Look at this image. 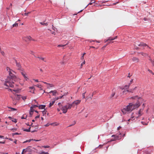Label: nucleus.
Here are the masks:
<instances>
[{
    "instance_id": "1",
    "label": "nucleus",
    "mask_w": 154,
    "mask_h": 154,
    "mask_svg": "<svg viewBox=\"0 0 154 154\" xmlns=\"http://www.w3.org/2000/svg\"><path fill=\"white\" fill-rule=\"evenodd\" d=\"M11 71H8L10 76L7 77L5 80V85L7 87L13 88L14 85V79L16 77L11 72Z\"/></svg>"
},
{
    "instance_id": "2",
    "label": "nucleus",
    "mask_w": 154,
    "mask_h": 154,
    "mask_svg": "<svg viewBox=\"0 0 154 154\" xmlns=\"http://www.w3.org/2000/svg\"><path fill=\"white\" fill-rule=\"evenodd\" d=\"M140 104V103H136L134 104L132 103H130L129 104L124 108L122 110V111L123 114H125L126 112H131L135 108L138 107Z\"/></svg>"
},
{
    "instance_id": "3",
    "label": "nucleus",
    "mask_w": 154,
    "mask_h": 154,
    "mask_svg": "<svg viewBox=\"0 0 154 154\" xmlns=\"http://www.w3.org/2000/svg\"><path fill=\"white\" fill-rule=\"evenodd\" d=\"M14 61L16 64V66L17 67L18 70L21 71H23V69L21 68V66L20 63L19 62H18L17 60L15 59H14Z\"/></svg>"
},
{
    "instance_id": "4",
    "label": "nucleus",
    "mask_w": 154,
    "mask_h": 154,
    "mask_svg": "<svg viewBox=\"0 0 154 154\" xmlns=\"http://www.w3.org/2000/svg\"><path fill=\"white\" fill-rule=\"evenodd\" d=\"M32 147L31 146H28L25 149H23L22 151L21 154H23V152L25 150V152H31L32 149H31Z\"/></svg>"
},
{
    "instance_id": "5",
    "label": "nucleus",
    "mask_w": 154,
    "mask_h": 154,
    "mask_svg": "<svg viewBox=\"0 0 154 154\" xmlns=\"http://www.w3.org/2000/svg\"><path fill=\"white\" fill-rule=\"evenodd\" d=\"M20 72H21V74L22 75L24 79H25L26 80V81L28 79V78L26 76V74L25 72L24 71H20Z\"/></svg>"
},
{
    "instance_id": "6",
    "label": "nucleus",
    "mask_w": 154,
    "mask_h": 154,
    "mask_svg": "<svg viewBox=\"0 0 154 154\" xmlns=\"http://www.w3.org/2000/svg\"><path fill=\"white\" fill-rule=\"evenodd\" d=\"M66 107V106L65 105L62 106L61 110L63 111V113H65L67 112V109Z\"/></svg>"
},
{
    "instance_id": "7",
    "label": "nucleus",
    "mask_w": 154,
    "mask_h": 154,
    "mask_svg": "<svg viewBox=\"0 0 154 154\" xmlns=\"http://www.w3.org/2000/svg\"><path fill=\"white\" fill-rule=\"evenodd\" d=\"M65 106H66L67 109L71 108L72 107H74L75 106V105H73L72 103L70 104L69 103H67V104Z\"/></svg>"
},
{
    "instance_id": "8",
    "label": "nucleus",
    "mask_w": 154,
    "mask_h": 154,
    "mask_svg": "<svg viewBox=\"0 0 154 154\" xmlns=\"http://www.w3.org/2000/svg\"><path fill=\"white\" fill-rule=\"evenodd\" d=\"M137 88V87H135L133 88L130 89L128 90L129 92L131 93H134L135 92V91Z\"/></svg>"
},
{
    "instance_id": "9",
    "label": "nucleus",
    "mask_w": 154,
    "mask_h": 154,
    "mask_svg": "<svg viewBox=\"0 0 154 154\" xmlns=\"http://www.w3.org/2000/svg\"><path fill=\"white\" fill-rule=\"evenodd\" d=\"M81 102V100H77L74 101L72 103V104L73 105H75H75H77L79 104Z\"/></svg>"
},
{
    "instance_id": "10",
    "label": "nucleus",
    "mask_w": 154,
    "mask_h": 154,
    "mask_svg": "<svg viewBox=\"0 0 154 154\" xmlns=\"http://www.w3.org/2000/svg\"><path fill=\"white\" fill-rule=\"evenodd\" d=\"M117 38V36H115V37H114V38L112 37H109L108 38V39L107 40H106L105 41V42H107L108 41L113 40H114L115 39H116Z\"/></svg>"
},
{
    "instance_id": "11",
    "label": "nucleus",
    "mask_w": 154,
    "mask_h": 154,
    "mask_svg": "<svg viewBox=\"0 0 154 154\" xmlns=\"http://www.w3.org/2000/svg\"><path fill=\"white\" fill-rule=\"evenodd\" d=\"M139 46H142L143 47H148V46L147 45L143 42H141L138 45Z\"/></svg>"
},
{
    "instance_id": "12",
    "label": "nucleus",
    "mask_w": 154,
    "mask_h": 154,
    "mask_svg": "<svg viewBox=\"0 0 154 154\" xmlns=\"http://www.w3.org/2000/svg\"><path fill=\"white\" fill-rule=\"evenodd\" d=\"M45 105H40L39 106H38V107L39 109H45Z\"/></svg>"
},
{
    "instance_id": "13",
    "label": "nucleus",
    "mask_w": 154,
    "mask_h": 154,
    "mask_svg": "<svg viewBox=\"0 0 154 154\" xmlns=\"http://www.w3.org/2000/svg\"><path fill=\"white\" fill-rule=\"evenodd\" d=\"M57 93V91L56 90L51 91L49 92V93H52L53 96H55Z\"/></svg>"
},
{
    "instance_id": "14",
    "label": "nucleus",
    "mask_w": 154,
    "mask_h": 154,
    "mask_svg": "<svg viewBox=\"0 0 154 154\" xmlns=\"http://www.w3.org/2000/svg\"><path fill=\"white\" fill-rule=\"evenodd\" d=\"M34 110L33 109H30V110L29 111V114L30 116V117H31L33 114Z\"/></svg>"
},
{
    "instance_id": "15",
    "label": "nucleus",
    "mask_w": 154,
    "mask_h": 154,
    "mask_svg": "<svg viewBox=\"0 0 154 154\" xmlns=\"http://www.w3.org/2000/svg\"><path fill=\"white\" fill-rule=\"evenodd\" d=\"M39 23L43 25V26H47L48 25V23H44V22H39Z\"/></svg>"
},
{
    "instance_id": "16",
    "label": "nucleus",
    "mask_w": 154,
    "mask_h": 154,
    "mask_svg": "<svg viewBox=\"0 0 154 154\" xmlns=\"http://www.w3.org/2000/svg\"><path fill=\"white\" fill-rule=\"evenodd\" d=\"M132 60L133 61L135 62H138L139 61V59L138 58L135 57H134L132 58Z\"/></svg>"
},
{
    "instance_id": "17",
    "label": "nucleus",
    "mask_w": 154,
    "mask_h": 154,
    "mask_svg": "<svg viewBox=\"0 0 154 154\" xmlns=\"http://www.w3.org/2000/svg\"><path fill=\"white\" fill-rule=\"evenodd\" d=\"M21 96L20 95L17 94L16 97V98L18 100H19L21 98Z\"/></svg>"
},
{
    "instance_id": "18",
    "label": "nucleus",
    "mask_w": 154,
    "mask_h": 154,
    "mask_svg": "<svg viewBox=\"0 0 154 154\" xmlns=\"http://www.w3.org/2000/svg\"><path fill=\"white\" fill-rule=\"evenodd\" d=\"M129 85H125L124 86V88H121V89L122 90H123V89H125L128 90V89L129 88Z\"/></svg>"
},
{
    "instance_id": "19",
    "label": "nucleus",
    "mask_w": 154,
    "mask_h": 154,
    "mask_svg": "<svg viewBox=\"0 0 154 154\" xmlns=\"http://www.w3.org/2000/svg\"><path fill=\"white\" fill-rule=\"evenodd\" d=\"M115 94V93L114 91H112V94H111V96L110 97V98L111 99L112 97H113L114 96Z\"/></svg>"
},
{
    "instance_id": "20",
    "label": "nucleus",
    "mask_w": 154,
    "mask_h": 154,
    "mask_svg": "<svg viewBox=\"0 0 154 154\" xmlns=\"http://www.w3.org/2000/svg\"><path fill=\"white\" fill-rule=\"evenodd\" d=\"M69 43V42H68L65 45H58L57 47H64L66 45L68 44Z\"/></svg>"
},
{
    "instance_id": "21",
    "label": "nucleus",
    "mask_w": 154,
    "mask_h": 154,
    "mask_svg": "<svg viewBox=\"0 0 154 154\" xmlns=\"http://www.w3.org/2000/svg\"><path fill=\"white\" fill-rule=\"evenodd\" d=\"M55 102V100L53 101L52 102H50L49 104V107H51L54 104V103Z\"/></svg>"
},
{
    "instance_id": "22",
    "label": "nucleus",
    "mask_w": 154,
    "mask_h": 154,
    "mask_svg": "<svg viewBox=\"0 0 154 154\" xmlns=\"http://www.w3.org/2000/svg\"><path fill=\"white\" fill-rule=\"evenodd\" d=\"M38 107V106L37 105H32L30 107V109H33L34 108Z\"/></svg>"
},
{
    "instance_id": "23",
    "label": "nucleus",
    "mask_w": 154,
    "mask_h": 154,
    "mask_svg": "<svg viewBox=\"0 0 154 154\" xmlns=\"http://www.w3.org/2000/svg\"><path fill=\"white\" fill-rule=\"evenodd\" d=\"M112 137H114V138L115 139H118L119 138V136H118L117 135H112Z\"/></svg>"
},
{
    "instance_id": "24",
    "label": "nucleus",
    "mask_w": 154,
    "mask_h": 154,
    "mask_svg": "<svg viewBox=\"0 0 154 154\" xmlns=\"http://www.w3.org/2000/svg\"><path fill=\"white\" fill-rule=\"evenodd\" d=\"M30 127H29V128H28V129H24L23 130V131H26V132H29L30 131Z\"/></svg>"
},
{
    "instance_id": "25",
    "label": "nucleus",
    "mask_w": 154,
    "mask_h": 154,
    "mask_svg": "<svg viewBox=\"0 0 154 154\" xmlns=\"http://www.w3.org/2000/svg\"><path fill=\"white\" fill-rule=\"evenodd\" d=\"M8 108L10 109H11V110H10V111H14L15 110H16V109L11 107H8Z\"/></svg>"
},
{
    "instance_id": "26",
    "label": "nucleus",
    "mask_w": 154,
    "mask_h": 154,
    "mask_svg": "<svg viewBox=\"0 0 154 154\" xmlns=\"http://www.w3.org/2000/svg\"><path fill=\"white\" fill-rule=\"evenodd\" d=\"M94 0H91V2H90V3H89L88 5H87V6L85 8H86L88 5H91L93 3H94L95 2H92L93 1H94Z\"/></svg>"
},
{
    "instance_id": "27",
    "label": "nucleus",
    "mask_w": 154,
    "mask_h": 154,
    "mask_svg": "<svg viewBox=\"0 0 154 154\" xmlns=\"http://www.w3.org/2000/svg\"><path fill=\"white\" fill-rule=\"evenodd\" d=\"M35 86H37V87H38V88H40V90H42V89L41 87V85H35Z\"/></svg>"
},
{
    "instance_id": "28",
    "label": "nucleus",
    "mask_w": 154,
    "mask_h": 154,
    "mask_svg": "<svg viewBox=\"0 0 154 154\" xmlns=\"http://www.w3.org/2000/svg\"><path fill=\"white\" fill-rule=\"evenodd\" d=\"M126 89H124V90L123 91V93L124 94V93H126L127 92H129V91H128V90H126Z\"/></svg>"
},
{
    "instance_id": "29",
    "label": "nucleus",
    "mask_w": 154,
    "mask_h": 154,
    "mask_svg": "<svg viewBox=\"0 0 154 154\" xmlns=\"http://www.w3.org/2000/svg\"><path fill=\"white\" fill-rule=\"evenodd\" d=\"M12 26H13V27H17L18 26V23H17L16 22V23H15L13 24Z\"/></svg>"
},
{
    "instance_id": "30",
    "label": "nucleus",
    "mask_w": 154,
    "mask_h": 154,
    "mask_svg": "<svg viewBox=\"0 0 154 154\" xmlns=\"http://www.w3.org/2000/svg\"><path fill=\"white\" fill-rule=\"evenodd\" d=\"M76 121H74V122H73V123H72V124L70 125L68 127H70V126H72L73 125H74L75 123H76Z\"/></svg>"
},
{
    "instance_id": "31",
    "label": "nucleus",
    "mask_w": 154,
    "mask_h": 154,
    "mask_svg": "<svg viewBox=\"0 0 154 154\" xmlns=\"http://www.w3.org/2000/svg\"><path fill=\"white\" fill-rule=\"evenodd\" d=\"M20 134H21L20 133H18L17 132H16L15 133L12 134V135L13 136H14V135H20Z\"/></svg>"
},
{
    "instance_id": "32",
    "label": "nucleus",
    "mask_w": 154,
    "mask_h": 154,
    "mask_svg": "<svg viewBox=\"0 0 154 154\" xmlns=\"http://www.w3.org/2000/svg\"><path fill=\"white\" fill-rule=\"evenodd\" d=\"M17 129L15 128H12L10 129V130L11 131H12L13 132L17 130Z\"/></svg>"
},
{
    "instance_id": "33",
    "label": "nucleus",
    "mask_w": 154,
    "mask_h": 154,
    "mask_svg": "<svg viewBox=\"0 0 154 154\" xmlns=\"http://www.w3.org/2000/svg\"><path fill=\"white\" fill-rule=\"evenodd\" d=\"M12 122H14L15 123H16L17 122V120L15 119H12Z\"/></svg>"
},
{
    "instance_id": "34",
    "label": "nucleus",
    "mask_w": 154,
    "mask_h": 154,
    "mask_svg": "<svg viewBox=\"0 0 154 154\" xmlns=\"http://www.w3.org/2000/svg\"><path fill=\"white\" fill-rule=\"evenodd\" d=\"M21 98L23 99V100H25L26 99V96H22Z\"/></svg>"
},
{
    "instance_id": "35",
    "label": "nucleus",
    "mask_w": 154,
    "mask_h": 154,
    "mask_svg": "<svg viewBox=\"0 0 154 154\" xmlns=\"http://www.w3.org/2000/svg\"><path fill=\"white\" fill-rule=\"evenodd\" d=\"M31 140H32V139H29V140H26V141H24V142H23V143H26V142H30Z\"/></svg>"
},
{
    "instance_id": "36",
    "label": "nucleus",
    "mask_w": 154,
    "mask_h": 154,
    "mask_svg": "<svg viewBox=\"0 0 154 154\" xmlns=\"http://www.w3.org/2000/svg\"><path fill=\"white\" fill-rule=\"evenodd\" d=\"M34 56L35 57L39 58L42 60H44V58L43 57H36L35 56Z\"/></svg>"
},
{
    "instance_id": "37",
    "label": "nucleus",
    "mask_w": 154,
    "mask_h": 154,
    "mask_svg": "<svg viewBox=\"0 0 154 154\" xmlns=\"http://www.w3.org/2000/svg\"><path fill=\"white\" fill-rule=\"evenodd\" d=\"M141 55L143 56H144L145 57H146V56H147V55L146 54L144 53H141Z\"/></svg>"
},
{
    "instance_id": "38",
    "label": "nucleus",
    "mask_w": 154,
    "mask_h": 154,
    "mask_svg": "<svg viewBox=\"0 0 154 154\" xmlns=\"http://www.w3.org/2000/svg\"><path fill=\"white\" fill-rule=\"evenodd\" d=\"M141 110V109H140V110H139V112H138V114H139V116H141V115H142V114L140 113Z\"/></svg>"
},
{
    "instance_id": "39",
    "label": "nucleus",
    "mask_w": 154,
    "mask_h": 154,
    "mask_svg": "<svg viewBox=\"0 0 154 154\" xmlns=\"http://www.w3.org/2000/svg\"><path fill=\"white\" fill-rule=\"evenodd\" d=\"M31 13V12H28L27 13H25L24 14V15L25 16H27L29 14H30Z\"/></svg>"
},
{
    "instance_id": "40",
    "label": "nucleus",
    "mask_w": 154,
    "mask_h": 154,
    "mask_svg": "<svg viewBox=\"0 0 154 154\" xmlns=\"http://www.w3.org/2000/svg\"><path fill=\"white\" fill-rule=\"evenodd\" d=\"M42 154H49L48 152H45L44 151L42 152H41Z\"/></svg>"
},
{
    "instance_id": "41",
    "label": "nucleus",
    "mask_w": 154,
    "mask_h": 154,
    "mask_svg": "<svg viewBox=\"0 0 154 154\" xmlns=\"http://www.w3.org/2000/svg\"><path fill=\"white\" fill-rule=\"evenodd\" d=\"M53 123H51V124H50V125H53ZM50 125L49 124H46V125H45L44 126H45V127H48V126H49V125Z\"/></svg>"
},
{
    "instance_id": "42",
    "label": "nucleus",
    "mask_w": 154,
    "mask_h": 154,
    "mask_svg": "<svg viewBox=\"0 0 154 154\" xmlns=\"http://www.w3.org/2000/svg\"><path fill=\"white\" fill-rule=\"evenodd\" d=\"M138 96L136 95L135 96L132 97L131 98L133 99H135L136 98L138 97Z\"/></svg>"
},
{
    "instance_id": "43",
    "label": "nucleus",
    "mask_w": 154,
    "mask_h": 154,
    "mask_svg": "<svg viewBox=\"0 0 154 154\" xmlns=\"http://www.w3.org/2000/svg\"><path fill=\"white\" fill-rule=\"evenodd\" d=\"M27 38L29 40H30L32 38V37L30 36H27Z\"/></svg>"
},
{
    "instance_id": "44",
    "label": "nucleus",
    "mask_w": 154,
    "mask_h": 154,
    "mask_svg": "<svg viewBox=\"0 0 154 154\" xmlns=\"http://www.w3.org/2000/svg\"><path fill=\"white\" fill-rule=\"evenodd\" d=\"M46 112H47L46 111H45L44 110L42 111V114H43V116L46 114Z\"/></svg>"
},
{
    "instance_id": "45",
    "label": "nucleus",
    "mask_w": 154,
    "mask_h": 154,
    "mask_svg": "<svg viewBox=\"0 0 154 154\" xmlns=\"http://www.w3.org/2000/svg\"><path fill=\"white\" fill-rule=\"evenodd\" d=\"M30 89H33V90H35V88L33 86H31L29 87Z\"/></svg>"
},
{
    "instance_id": "46",
    "label": "nucleus",
    "mask_w": 154,
    "mask_h": 154,
    "mask_svg": "<svg viewBox=\"0 0 154 154\" xmlns=\"http://www.w3.org/2000/svg\"><path fill=\"white\" fill-rule=\"evenodd\" d=\"M85 61H84V62H83L82 63V64H81V68H82V66L83 64H85Z\"/></svg>"
},
{
    "instance_id": "47",
    "label": "nucleus",
    "mask_w": 154,
    "mask_h": 154,
    "mask_svg": "<svg viewBox=\"0 0 154 154\" xmlns=\"http://www.w3.org/2000/svg\"><path fill=\"white\" fill-rule=\"evenodd\" d=\"M86 93V92H84V93H83L82 94V97H83V98H85V93Z\"/></svg>"
},
{
    "instance_id": "48",
    "label": "nucleus",
    "mask_w": 154,
    "mask_h": 154,
    "mask_svg": "<svg viewBox=\"0 0 154 154\" xmlns=\"http://www.w3.org/2000/svg\"><path fill=\"white\" fill-rule=\"evenodd\" d=\"M0 51V52H1V53L4 56V55H5V53H4V51H1H1Z\"/></svg>"
},
{
    "instance_id": "49",
    "label": "nucleus",
    "mask_w": 154,
    "mask_h": 154,
    "mask_svg": "<svg viewBox=\"0 0 154 154\" xmlns=\"http://www.w3.org/2000/svg\"><path fill=\"white\" fill-rule=\"evenodd\" d=\"M32 140H33L36 142H38L40 140H35V139H32Z\"/></svg>"
},
{
    "instance_id": "50",
    "label": "nucleus",
    "mask_w": 154,
    "mask_h": 154,
    "mask_svg": "<svg viewBox=\"0 0 154 154\" xmlns=\"http://www.w3.org/2000/svg\"><path fill=\"white\" fill-rule=\"evenodd\" d=\"M43 147L44 148H49L50 147L49 146H43Z\"/></svg>"
},
{
    "instance_id": "51",
    "label": "nucleus",
    "mask_w": 154,
    "mask_h": 154,
    "mask_svg": "<svg viewBox=\"0 0 154 154\" xmlns=\"http://www.w3.org/2000/svg\"><path fill=\"white\" fill-rule=\"evenodd\" d=\"M134 117V116H133V117H132L131 118V119H128V121H129H129H130L131 119V120H133V119Z\"/></svg>"
},
{
    "instance_id": "52",
    "label": "nucleus",
    "mask_w": 154,
    "mask_h": 154,
    "mask_svg": "<svg viewBox=\"0 0 154 154\" xmlns=\"http://www.w3.org/2000/svg\"><path fill=\"white\" fill-rule=\"evenodd\" d=\"M48 85H49L50 87H53L54 86V85L52 84H48Z\"/></svg>"
},
{
    "instance_id": "53",
    "label": "nucleus",
    "mask_w": 154,
    "mask_h": 154,
    "mask_svg": "<svg viewBox=\"0 0 154 154\" xmlns=\"http://www.w3.org/2000/svg\"><path fill=\"white\" fill-rule=\"evenodd\" d=\"M7 70L8 71V72L9 71L12 70H11L9 68V67H7Z\"/></svg>"
},
{
    "instance_id": "54",
    "label": "nucleus",
    "mask_w": 154,
    "mask_h": 154,
    "mask_svg": "<svg viewBox=\"0 0 154 154\" xmlns=\"http://www.w3.org/2000/svg\"><path fill=\"white\" fill-rule=\"evenodd\" d=\"M152 64V66H153L154 67V61H152L151 62Z\"/></svg>"
},
{
    "instance_id": "55",
    "label": "nucleus",
    "mask_w": 154,
    "mask_h": 154,
    "mask_svg": "<svg viewBox=\"0 0 154 154\" xmlns=\"http://www.w3.org/2000/svg\"><path fill=\"white\" fill-rule=\"evenodd\" d=\"M39 117H40V116L39 115L37 116H36V117H35V119H36L37 118H39Z\"/></svg>"
},
{
    "instance_id": "56",
    "label": "nucleus",
    "mask_w": 154,
    "mask_h": 154,
    "mask_svg": "<svg viewBox=\"0 0 154 154\" xmlns=\"http://www.w3.org/2000/svg\"><path fill=\"white\" fill-rule=\"evenodd\" d=\"M59 99V97H55L54 99V100H58V99Z\"/></svg>"
},
{
    "instance_id": "57",
    "label": "nucleus",
    "mask_w": 154,
    "mask_h": 154,
    "mask_svg": "<svg viewBox=\"0 0 154 154\" xmlns=\"http://www.w3.org/2000/svg\"><path fill=\"white\" fill-rule=\"evenodd\" d=\"M27 117V116H26V117H24V116H22L21 117V119H26V118Z\"/></svg>"
},
{
    "instance_id": "58",
    "label": "nucleus",
    "mask_w": 154,
    "mask_h": 154,
    "mask_svg": "<svg viewBox=\"0 0 154 154\" xmlns=\"http://www.w3.org/2000/svg\"><path fill=\"white\" fill-rule=\"evenodd\" d=\"M30 92H31V93H32L33 94H34V90H33L32 91H29Z\"/></svg>"
},
{
    "instance_id": "59",
    "label": "nucleus",
    "mask_w": 154,
    "mask_h": 154,
    "mask_svg": "<svg viewBox=\"0 0 154 154\" xmlns=\"http://www.w3.org/2000/svg\"><path fill=\"white\" fill-rule=\"evenodd\" d=\"M8 118L11 120H12L13 119V118H12V117H10V116H9L8 117Z\"/></svg>"
},
{
    "instance_id": "60",
    "label": "nucleus",
    "mask_w": 154,
    "mask_h": 154,
    "mask_svg": "<svg viewBox=\"0 0 154 154\" xmlns=\"http://www.w3.org/2000/svg\"><path fill=\"white\" fill-rule=\"evenodd\" d=\"M0 138L4 139V137L3 136L0 135Z\"/></svg>"
},
{
    "instance_id": "61",
    "label": "nucleus",
    "mask_w": 154,
    "mask_h": 154,
    "mask_svg": "<svg viewBox=\"0 0 154 154\" xmlns=\"http://www.w3.org/2000/svg\"><path fill=\"white\" fill-rule=\"evenodd\" d=\"M63 95L60 96L59 97V99H61L63 97Z\"/></svg>"
},
{
    "instance_id": "62",
    "label": "nucleus",
    "mask_w": 154,
    "mask_h": 154,
    "mask_svg": "<svg viewBox=\"0 0 154 154\" xmlns=\"http://www.w3.org/2000/svg\"><path fill=\"white\" fill-rule=\"evenodd\" d=\"M1 154H8V153L7 152H2L1 153Z\"/></svg>"
},
{
    "instance_id": "63",
    "label": "nucleus",
    "mask_w": 154,
    "mask_h": 154,
    "mask_svg": "<svg viewBox=\"0 0 154 154\" xmlns=\"http://www.w3.org/2000/svg\"><path fill=\"white\" fill-rule=\"evenodd\" d=\"M149 60L151 62L153 61V60H152L151 58H149Z\"/></svg>"
},
{
    "instance_id": "64",
    "label": "nucleus",
    "mask_w": 154,
    "mask_h": 154,
    "mask_svg": "<svg viewBox=\"0 0 154 154\" xmlns=\"http://www.w3.org/2000/svg\"><path fill=\"white\" fill-rule=\"evenodd\" d=\"M148 71H149L150 73H152V71L151 70H150V69H149L148 70Z\"/></svg>"
}]
</instances>
